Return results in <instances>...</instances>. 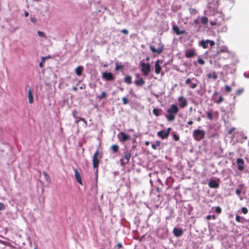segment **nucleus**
<instances>
[{"label":"nucleus","instance_id":"obj_2","mask_svg":"<svg viewBox=\"0 0 249 249\" xmlns=\"http://www.w3.org/2000/svg\"><path fill=\"white\" fill-rule=\"evenodd\" d=\"M102 154L99 153V150L97 149L94 153L92 158V164L94 169H96V173L98 172V167L99 164V160L101 159Z\"/></svg>","mask_w":249,"mask_h":249},{"label":"nucleus","instance_id":"obj_58","mask_svg":"<svg viewBox=\"0 0 249 249\" xmlns=\"http://www.w3.org/2000/svg\"><path fill=\"white\" fill-rule=\"evenodd\" d=\"M241 193V191L240 189H236L235 191V193L237 195H240Z\"/></svg>","mask_w":249,"mask_h":249},{"label":"nucleus","instance_id":"obj_18","mask_svg":"<svg viewBox=\"0 0 249 249\" xmlns=\"http://www.w3.org/2000/svg\"><path fill=\"white\" fill-rule=\"evenodd\" d=\"M28 98L29 100V103L30 104H32L34 102V97L31 89H30L28 91Z\"/></svg>","mask_w":249,"mask_h":249},{"label":"nucleus","instance_id":"obj_20","mask_svg":"<svg viewBox=\"0 0 249 249\" xmlns=\"http://www.w3.org/2000/svg\"><path fill=\"white\" fill-rule=\"evenodd\" d=\"M166 132L165 130H161L159 131L157 133V136L160 138H161L162 139H164L166 138H167L168 136H166Z\"/></svg>","mask_w":249,"mask_h":249},{"label":"nucleus","instance_id":"obj_45","mask_svg":"<svg viewBox=\"0 0 249 249\" xmlns=\"http://www.w3.org/2000/svg\"><path fill=\"white\" fill-rule=\"evenodd\" d=\"M241 211H242V212L244 213V214H246L248 213V210L247 209V208L246 207H243L242 209H241Z\"/></svg>","mask_w":249,"mask_h":249},{"label":"nucleus","instance_id":"obj_6","mask_svg":"<svg viewBox=\"0 0 249 249\" xmlns=\"http://www.w3.org/2000/svg\"><path fill=\"white\" fill-rule=\"evenodd\" d=\"M178 102L179 103V107L180 108H184L187 106V100L183 96H179L178 98Z\"/></svg>","mask_w":249,"mask_h":249},{"label":"nucleus","instance_id":"obj_34","mask_svg":"<svg viewBox=\"0 0 249 249\" xmlns=\"http://www.w3.org/2000/svg\"><path fill=\"white\" fill-rule=\"evenodd\" d=\"M77 114H78V112H77V111L76 110H74L72 111V115L73 117L75 119H77V118H78Z\"/></svg>","mask_w":249,"mask_h":249},{"label":"nucleus","instance_id":"obj_27","mask_svg":"<svg viewBox=\"0 0 249 249\" xmlns=\"http://www.w3.org/2000/svg\"><path fill=\"white\" fill-rule=\"evenodd\" d=\"M201 22L202 24L206 25L208 22V19L206 17H202L201 18Z\"/></svg>","mask_w":249,"mask_h":249},{"label":"nucleus","instance_id":"obj_1","mask_svg":"<svg viewBox=\"0 0 249 249\" xmlns=\"http://www.w3.org/2000/svg\"><path fill=\"white\" fill-rule=\"evenodd\" d=\"M178 111L179 109L177 105H172L167 110L168 114L165 115V117L167 121L169 122L173 121L175 119L176 115L178 113Z\"/></svg>","mask_w":249,"mask_h":249},{"label":"nucleus","instance_id":"obj_35","mask_svg":"<svg viewBox=\"0 0 249 249\" xmlns=\"http://www.w3.org/2000/svg\"><path fill=\"white\" fill-rule=\"evenodd\" d=\"M207 116L210 120H212L213 119V114L211 112H207Z\"/></svg>","mask_w":249,"mask_h":249},{"label":"nucleus","instance_id":"obj_15","mask_svg":"<svg viewBox=\"0 0 249 249\" xmlns=\"http://www.w3.org/2000/svg\"><path fill=\"white\" fill-rule=\"evenodd\" d=\"M209 186L211 188H217L219 184L215 180H211L208 184Z\"/></svg>","mask_w":249,"mask_h":249},{"label":"nucleus","instance_id":"obj_60","mask_svg":"<svg viewBox=\"0 0 249 249\" xmlns=\"http://www.w3.org/2000/svg\"><path fill=\"white\" fill-rule=\"evenodd\" d=\"M77 89H77V88L76 87H73L72 88V90H73V91H77Z\"/></svg>","mask_w":249,"mask_h":249},{"label":"nucleus","instance_id":"obj_31","mask_svg":"<svg viewBox=\"0 0 249 249\" xmlns=\"http://www.w3.org/2000/svg\"><path fill=\"white\" fill-rule=\"evenodd\" d=\"M46 60V57H41V61L39 63V66L41 68H42L43 67V64L45 63Z\"/></svg>","mask_w":249,"mask_h":249},{"label":"nucleus","instance_id":"obj_43","mask_svg":"<svg viewBox=\"0 0 249 249\" xmlns=\"http://www.w3.org/2000/svg\"><path fill=\"white\" fill-rule=\"evenodd\" d=\"M5 205L2 202H0V211H3V210H5Z\"/></svg>","mask_w":249,"mask_h":249},{"label":"nucleus","instance_id":"obj_25","mask_svg":"<svg viewBox=\"0 0 249 249\" xmlns=\"http://www.w3.org/2000/svg\"><path fill=\"white\" fill-rule=\"evenodd\" d=\"M229 53V51L227 47H224L220 48L219 50H218L217 53Z\"/></svg>","mask_w":249,"mask_h":249},{"label":"nucleus","instance_id":"obj_42","mask_svg":"<svg viewBox=\"0 0 249 249\" xmlns=\"http://www.w3.org/2000/svg\"><path fill=\"white\" fill-rule=\"evenodd\" d=\"M173 138L175 141H178L179 139V137L178 135L176 133L173 134Z\"/></svg>","mask_w":249,"mask_h":249},{"label":"nucleus","instance_id":"obj_39","mask_svg":"<svg viewBox=\"0 0 249 249\" xmlns=\"http://www.w3.org/2000/svg\"><path fill=\"white\" fill-rule=\"evenodd\" d=\"M206 218L208 220H210L211 218H213V219H215L216 216L215 215H208L206 217Z\"/></svg>","mask_w":249,"mask_h":249},{"label":"nucleus","instance_id":"obj_56","mask_svg":"<svg viewBox=\"0 0 249 249\" xmlns=\"http://www.w3.org/2000/svg\"><path fill=\"white\" fill-rule=\"evenodd\" d=\"M129 92L130 94L132 95V96H135V93H134V91L132 89H131L129 90Z\"/></svg>","mask_w":249,"mask_h":249},{"label":"nucleus","instance_id":"obj_28","mask_svg":"<svg viewBox=\"0 0 249 249\" xmlns=\"http://www.w3.org/2000/svg\"><path fill=\"white\" fill-rule=\"evenodd\" d=\"M111 149H112L114 153H116L119 150V146L117 144L112 145L111 146Z\"/></svg>","mask_w":249,"mask_h":249},{"label":"nucleus","instance_id":"obj_32","mask_svg":"<svg viewBox=\"0 0 249 249\" xmlns=\"http://www.w3.org/2000/svg\"><path fill=\"white\" fill-rule=\"evenodd\" d=\"M37 34L39 36L44 37L46 38V36L43 32L38 31Z\"/></svg>","mask_w":249,"mask_h":249},{"label":"nucleus","instance_id":"obj_53","mask_svg":"<svg viewBox=\"0 0 249 249\" xmlns=\"http://www.w3.org/2000/svg\"><path fill=\"white\" fill-rule=\"evenodd\" d=\"M240 219H241V216H239V215H236L235 216V220L238 222H240Z\"/></svg>","mask_w":249,"mask_h":249},{"label":"nucleus","instance_id":"obj_57","mask_svg":"<svg viewBox=\"0 0 249 249\" xmlns=\"http://www.w3.org/2000/svg\"><path fill=\"white\" fill-rule=\"evenodd\" d=\"M191 79L190 78H187L186 80L185 83L186 84H189L191 83Z\"/></svg>","mask_w":249,"mask_h":249},{"label":"nucleus","instance_id":"obj_16","mask_svg":"<svg viewBox=\"0 0 249 249\" xmlns=\"http://www.w3.org/2000/svg\"><path fill=\"white\" fill-rule=\"evenodd\" d=\"M124 159L125 160V163H128L130 157H131V153L128 151H125L124 153Z\"/></svg>","mask_w":249,"mask_h":249},{"label":"nucleus","instance_id":"obj_47","mask_svg":"<svg viewBox=\"0 0 249 249\" xmlns=\"http://www.w3.org/2000/svg\"><path fill=\"white\" fill-rule=\"evenodd\" d=\"M189 12L191 14H194L197 13V11L195 9L192 8L189 9Z\"/></svg>","mask_w":249,"mask_h":249},{"label":"nucleus","instance_id":"obj_63","mask_svg":"<svg viewBox=\"0 0 249 249\" xmlns=\"http://www.w3.org/2000/svg\"><path fill=\"white\" fill-rule=\"evenodd\" d=\"M25 17H27L29 16V13L28 12H25L24 13Z\"/></svg>","mask_w":249,"mask_h":249},{"label":"nucleus","instance_id":"obj_52","mask_svg":"<svg viewBox=\"0 0 249 249\" xmlns=\"http://www.w3.org/2000/svg\"><path fill=\"white\" fill-rule=\"evenodd\" d=\"M208 43L210 44L211 47H213L214 45L215 42L213 40H210L208 39Z\"/></svg>","mask_w":249,"mask_h":249},{"label":"nucleus","instance_id":"obj_22","mask_svg":"<svg viewBox=\"0 0 249 249\" xmlns=\"http://www.w3.org/2000/svg\"><path fill=\"white\" fill-rule=\"evenodd\" d=\"M208 39H207L206 40H201L200 41V44L204 49H206L208 47Z\"/></svg>","mask_w":249,"mask_h":249},{"label":"nucleus","instance_id":"obj_17","mask_svg":"<svg viewBox=\"0 0 249 249\" xmlns=\"http://www.w3.org/2000/svg\"><path fill=\"white\" fill-rule=\"evenodd\" d=\"M173 233L176 236L179 237L182 234L183 231L181 229L174 228L173 230Z\"/></svg>","mask_w":249,"mask_h":249},{"label":"nucleus","instance_id":"obj_61","mask_svg":"<svg viewBox=\"0 0 249 249\" xmlns=\"http://www.w3.org/2000/svg\"><path fill=\"white\" fill-rule=\"evenodd\" d=\"M187 123L188 124L191 125L193 124V122L192 121H189Z\"/></svg>","mask_w":249,"mask_h":249},{"label":"nucleus","instance_id":"obj_29","mask_svg":"<svg viewBox=\"0 0 249 249\" xmlns=\"http://www.w3.org/2000/svg\"><path fill=\"white\" fill-rule=\"evenodd\" d=\"M153 113L156 116H160L159 113V110L158 108H154L153 109Z\"/></svg>","mask_w":249,"mask_h":249},{"label":"nucleus","instance_id":"obj_59","mask_svg":"<svg viewBox=\"0 0 249 249\" xmlns=\"http://www.w3.org/2000/svg\"><path fill=\"white\" fill-rule=\"evenodd\" d=\"M235 129L233 127H232L228 132L229 134H231L232 132L234 131Z\"/></svg>","mask_w":249,"mask_h":249},{"label":"nucleus","instance_id":"obj_54","mask_svg":"<svg viewBox=\"0 0 249 249\" xmlns=\"http://www.w3.org/2000/svg\"><path fill=\"white\" fill-rule=\"evenodd\" d=\"M120 162H121V165L123 166H124L127 163L125 162V160H124V159H122L120 160Z\"/></svg>","mask_w":249,"mask_h":249},{"label":"nucleus","instance_id":"obj_9","mask_svg":"<svg viewBox=\"0 0 249 249\" xmlns=\"http://www.w3.org/2000/svg\"><path fill=\"white\" fill-rule=\"evenodd\" d=\"M136 77L137 78V79L135 81V84L136 86H142L144 84V80L142 77H141V76L139 74H136Z\"/></svg>","mask_w":249,"mask_h":249},{"label":"nucleus","instance_id":"obj_55","mask_svg":"<svg viewBox=\"0 0 249 249\" xmlns=\"http://www.w3.org/2000/svg\"><path fill=\"white\" fill-rule=\"evenodd\" d=\"M30 19H31V21L34 23H36V18H35V17H32V18H30Z\"/></svg>","mask_w":249,"mask_h":249},{"label":"nucleus","instance_id":"obj_41","mask_svg":"<svg viewBox=\"0 0 249 249\" xmlns=\"http://www.w3.org/2000/svg\"><path fill=\"white\" fill-rule=\"evenodd\" d=\"M81 121H82L84 123V124H83V126L85 127V128H86L88 126V124H87V121H86V120L84 119V118H83V119H80Z\"/></svg>","mask_w":249,"mask_h":249},{"label":"nucleus","instance_id":"obj_21","mask_svg":"<svg viewBox=\"0 0 249 249\" xmlns=\"http://www.w3.org/2000/svg\"><path fill=\"white\" fill-rule=\"evenodd\" d=\"M83 71V67L82 66H78L75 69V71L78 76H80L82 73Z\"/></svg>","mask_w":249,"mask_h":249},{"label":"nucleus","instance_id":"obj_14","mask_svg":"<svg viewBox=\"0 0 249 249\" xmlns=\"http://www.w3.org/2000/svg\"><path fill=\"white\" fill-rule=\"evenodd\" d=\"M173 31L177 35H180L185 34L186 31L185 30L180 31L179 28L177 26H174L173 27Z\"/></svg>","mask_w":249,"mask_h":249},{"label":"nucleus","instance_id":"obj_51","mask_svg":"<svg viewBox=\"0 0 249 249\" xmlns=\"http://www.w3.org/2000/svg\"><path fill=\"white\" fill-rule=\"evenodd\" d=\"M80 119H83V118L78 117L77 119H75L74 123L75 124H78L80 121H81V120Z\"/></svg>","mask_w":249,"mask_h":249},{"label":"nucleus","instance_id":"obj_37","mask_svg":"<svg viewBox=\"0 0 249 249\" xmlns=\"http://www.w3.org/2000/svg\"><path fill=\"white\" fill-rule=\"evenodd\" d=\"M243 91H244V89H239L237 90L235 92L236 95L238 96V95H240L241 94H242L243 93Z\"/></svg>","mask_w":249,"mask_h":249},{"label":"nucleus","instance_id":"obj_19","mask_svg":"<svg viewBox=\"0 0 249 249\" xmlns=\"http://www.w3.org/2000/svg\"><path fill=\"white\" fill-rule=\"evenodd\" d=\"M185 55L187 58H191L195 55V52L193 50H187L185 53Z\"/></svg>","mask_w":249,"mask_h":249},{"label":"nucleus","instance_id":"obj_46","mask_svg":"<svg viewBox=\"0 0 249 249\" xmlns=\"http://www.w3.org/2000/svg\"><path fill=\"white\" fill-rule=\"evenodd\" d=\"M215 212L218 213H221V208L219 206L215 207Z\"/></svg>","mask_w":249,"mask_h":249},{"label":"nucleus","instance_id":"obj_49","mask_svg":"<svg viewBox=\"0 0 249 249\" xmlns=\"http://www.w3.org/2000/svg\"><path fill=\"white\" fill-rule=\"evenodd\" d=\"M121 32L123 34H124L126 35H127L128 34V31L126 29H122L121 31Z\"/></svg>","mask_w":249,"mask_h":249},{"label":"nucleus","instance_id":"obj_50","mask_svg":"<svg viewBox=\"0 0 249 249\" xmlns=\"http://www.w3.org/2000/svg\"><path fill=\"white\" fill-rule=\"evenodd\" d=\"M196 87V83H191V85L190 86V88L191 89H195Z\"/></svg>","mask_w":249,"mask_h":249},{"label":"nucleus","instance_id":"obj_38","mask_svg":"<svg viewBox=\"0 0 249 249\" xmlns=\"http://www.w3.org/2000/svg\"><path fill=\"white\" fill-rule=\"evenodd\" d=\"M225 89L226 91H227L228 92H230L231 91V88L228 85H226L225 86Z\"/></svg>","mask_w":249,"mask_h":249},{"label":"nucleus","instance_id":"obj_36","mask_svg":"<svg viewBox=\"0 0 249 249\" xmlns=\"http://www.w3.org/2000/svg\"><path fill=\"white\" fill-rule=\"evenodd\" d=\"M122 101L124 105H126L129 103L128 100L125 97L122 98Z\"/></svg>","mask_w":249,"mask_h":249},{"label":"nucleus","instance_id":"obj_13","mask_svg":"<svg viewBox=\"0 0 249 249\" xmlns=\"http://www.w3.org/2000/svg\"><path fill=\"white\" fill-rule=\"evenodd\" d=\"M74 172L75 178L77 181L80 184L82 185L83 183H82V181L81 175H80V173H79L78 171L76 169L74 168Z\"/></svg>","mask_w":249,"mask_h":249},{"label":"nucleus","instance_id":"obj_23","mask_svg":"<svg viewBox=\"0 0 249 249\" xmlns=\"http://www.w3.org/2000/svg\"><path fill=\"white\" fill-rule=\"evenodd\" d=\"M124 82L127 84H130L132 83V78L129 75L126 76L124 78Z\"/></svg>","mask_w":249,"mask_h":249},{"label":"nucleus","instance_id":"obj_33","mask_svg":"<svg viewBox=\"0 0 249 249\" xmlns=\"http://www.w3.org/2000/svg\"><path fill=\"white\" fill-rule=\"evenodd\" d=\"M116 71H119L120 70H123V66L121 65H118L117 64H116L115 68Z\"/></svg>","mask_w":249,"mask_h":249},{"label":"nucleus","instance_id":"obj_62","mask_svg":"<svg viewBox=\"0 0 249 249\" xmlns=\"http://www.w3.org/2000/svg\"><path fill=\"white\" fill-rule=\"evenodd\" d=\"M149 144H150V142L148 141H146L145 142V145H146V146L149 145Z\"/></svg>","mask_w":249,"mask_h":249},{"label":"nucleus","instance_id":"obj_26","mask_svg":"<svg viewBox=\"0 0 249 249\" xmlns=\"http://www.w3.org/2000/svg\"><path fill=\"white\" fill-rule=\"evenodd\" d=\"M160 141H157L156 142V143H153L151 145L152 148L156 150L157 149V146H160Z\"/></svg>","mask_w":249,"mask_h":249},{"label":"nucleus","instance_id":"obj_24","mask_svg":"<svg viewBox=\"0 0 249 249\" xmlns=\"http://www.w3.org/2000/svg\"><path fill=\"white\" fill-rule=\"evenodd\" d=\"M208 78H213L214 79H216L217 78V75L215 72H213L212 73H210L207 75Z\"/></svg>","mask_w":249,"mask_h":249},{"label":"nucleus","instance_id":"obj_11","mask_svg":"<svg viewBox=\"0 0 249 249\" xmlns=\"http://www.w3.org/2000/svg\"><path fill=\"white\" fill-rule=\"evenodd\" d=\"M160 63H161V62L160 60H158L155 62V72L157 74H160L161 70V68L160 65Z\"/></svg>","mask_w":249,"mask_h":249},{"label":"nucleus","instance_id":"obj_48","mask_svg":"<svg viewBox=\"0 0 249 249\" xmlns=\"http://www.w3.org/2000/svg\"><path fill=\"white\" fill-rule=\"evenodd\" d=\"M171 127H168L167 129V130L165 131L166 132V136H169V134H170V131H171Z\"/></svg>","mask_w":249,"mask_h":249},{"label":"nucleus","instance_id":"obj_8","mask_svg":"<svg viewBox=\"0 0 249 249\" xmlns=\"http://www.w3.org/2000/svg\"><path fill=\"white\" fill-rule=\"evenodd\" d=\"M118 137L120 141L122 142H125L130 139V136L126 134L124 132H120L118 135Z\"/></svg>","mask_w":249,"mask_h":249},{"label":"nucleus","instance_id":"obj_4","mask_svg":"<svg viewBox=\"0 0 249 249\" xmlns=\"http://www.w3.org/2000/svg\"><path fill=\"white\" fill-rule=\"evenodd\" d=\"M150 49L153 53H157L158 54H160L164 50V45L160 42L158 44V47L156 49L155 46L151 45L150 46Z\"/></svg>","mask_w":249,"mask_h":249},{"label":"nucleus","instance_id":"obj_5","mask_svg":"<svg viewBox=\"0 0 249 249\" xmlns=\"http://www.w3.org/2000/svg\"><path fill=\"white\" fill-rule=\"evenodd\" d=\"M141 66L142 67L141 71L143 75L147 76L150 71V65L149 63H145L141 62Z\"/></svg>","mask_w":249,"mask_h":249},{"label":"nucleus","instance_id":"obj_30","mask_svg":"<svg viewBox=\"0 0 249 249\" xmlns=\"http://www.w3.org/2000/svg\"><path fill=\"white\" fill-rule=\"evenodd\" d=\"M107 96V94L105 91L102 92L101 95L98 97V98L100 99H102L103 98H106Z\"/></svg>","mask_w":249,"mask_h":249},{"label":"nucleus","instance_id":"obj_40","mask_svg":"<svg viewBox=\"0 0 249 249\" xmlns=\"http://www.w3.org/2000/svg\"><path fill=\"white\" fill-rule=\"evenodd\" d=\"M43 175L45 178H46V179L48 181L49 179H50V177L49 175L46 172H43Z\"/></svg>","mask_w":249,"mask_h":249},{"label":"nucleus","instance_id":"obj_7","mask_svg":"<svg viewBox=\"0 0 249 249\" xmlns=\"http://www.w3.org/2000/svg\"><path fill=\"white\" fill-rule=\"evenodd\" d=\"M218 92H217L216 91H214L212 95V98H213V99L214 101V103H215L217 104H219L223 101L224 98L222 95H220L218 99H217L216 97H217V96L218 95Z\"/></svg>","mask_w":249,"mask_h":249},{"label":"nucleus","instance_id":"obj_64","mask_svg":"<svg viewBox=\"0 0 249 249\" xmlns=\"http://www.w3.org/2000/svg\"><path fill=\"white\" fill-rule=\"evenodd\" d=\"M117 246L119 248H121L122 247V245L120 243H119L118 245H117Z\"/></svg>","mask_w":249,"mask_h":249},{"label":"nucleus","instance_id":"obj_10","mask_svg":"<svg viewBox=\"0 0 249 249\" xmlns=\"http://www.w3.org/2000/svg\"><path fill=\"white\" fill-rule=\"evenodd\" d=\"M103 78L107 81H112L114 77L111 72H105L103 73Z\"/></svg>","mask_w":249,"mask_h":249},{"label":"nucleus","instance_id":"obj_44","mask_svg":"<svg viewBox=\"0 0 249 249\" xmlns=\"http://www.w3.org/2000/svg\"><path fill=\"white\" fill-rule=\"evenodd\" d=\"M197 62L200 65H204L205 64V61L201 58L198 59Z\"/></svg>","mask_w":249,"mask_h":249},{"label":"nucleus","instance_id":"obj_3","mask_svg":"<svg viewBox=\"0 0 249 249\" xmlns=\"http://www.w3.org/2000/svg\"><path fill=\"white\" fill-rule=\"evenodd\" d=\"M205 135V132L203 130L196 129L193 131V137L196 141L203 139Z\"/></svg>","mask_w":249,"mask_h":249},{"label":"nucleus","instance_id":"obj_12","mask_svg":"<svg viewBox=\"0 0 249 249\" xmlns=\"http://www.w3.org/2000/svg\"><path fill=\"white\" fill-rule=\"evenodd\" d=\"M236 162L238 165V170L240 171L243 170L244 169V161L243 159L241 158H238L237 159Z\"/></svg>","mask_w":249,"mask_h":249}]
</instances>
